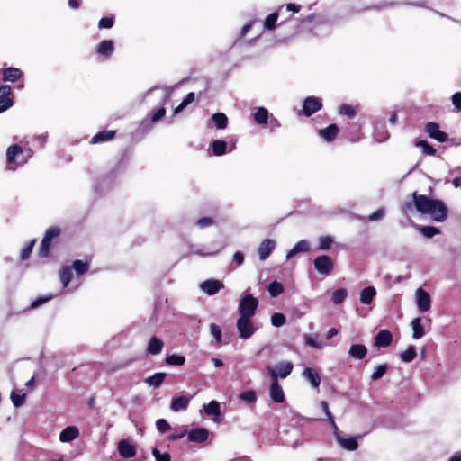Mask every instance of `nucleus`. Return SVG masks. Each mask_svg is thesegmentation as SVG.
<instances>
[{
    "label": "nucleus",
    "instance_id": "obj_17",
    "mask_svg": "<svg viewBox=\"0 0 461 461\" xmlns=\"http://www.w3.org/2000/svg\"><path fill=\"white\" fill-rule=\"evenodd\" d=\"M118 451L122 457L131 458L136 455V449L133 445L126 440H121L118 443Z\"/></svg>",
    "mask_w": 461,
    "mask_h": 461
},
{
    "label": "nucleus",
    "instance_id": "obj_6",
    "mask_svg": "<svg viewBox=\"0 0 461 461\" xmlns=\"http://www.w3.org/2000/svg\"><path fill=\"white\" fill-rule=\"evenodd\" d=\"M236 328L240 338L243 339H249L256 331L251 318L249 317L239 316L236 322Z\"/></svg>",
    "mask_w": 461,
    "mask_h": 461
},
{
    "label": "nucleus",
    "instance_id": "obj_23",
    "mask_svg": "<svg viewBox=\"0 0 461 461\" xmlns=\"http://www.w3.org/2000/svg\"><path fill=\"white\" fill-rule=\"evenodd\" d=\"M284 5H280L276 12H273L269 15H267L264 22V28L266 30L271 31L276 27V22L278 20L279 14L283 10Z\"/></svg>",
    "mask_w": 461,
    "mask_h": 461
},
{
    "label": "nucleus",
    "instance_id": "obj_48",
    "mask_svg": "<svg viewBox=\"0 0 461 461\" xmlns=\"http://www.w3.org/2000/svg\"><path fill=\"white\" fill-rule=\"evenodd\" d=\"M166 363L173 366H182L185 364V358L179 355H171L166 357Z\"/></svg>",
    "mask_w": 461,
    "mask_h": 461
},
{
    "label": "nucleus",
    "instance_id": "obj_42",
    "mask_svg": "<svg viewBox=\"0 0 461 461\" xmlns=\"http://www.w3.org/2000/svg\"><path fill=\"white\" fill-rule=\"evenodd\" d=\"M339 113L341 115H345L348 118H354L357 114V111L355 107L350 104H343L339 108Z\"/></svg>",
    "mask_w": 461,
    "mask_h": 461
},
{
    "label": "nucleus",
    "instance_id": "obj_33",
    "mask_svg": "<svg viewBox=\"0 0 461 461\" xmlns=\"http://www.w3.org/2000/svg\"><path fill=\"white\" fill-rule=\"evenodd\" d=\"M411 327L413 330L412 337L416 339H420L424 336V328L421 325V319L420 318H415L411 321Z\"/></svg>",
    "mask_w": 461,
    "mask_h": 461
},
{
    "label": "nucleus",
    "instance_id": "obj_15",
    "mask_svg": "<svg viewBox=\"0 0 461 461\" xmlns=\"http://www.w3.org/2000/svg\"><path fill=\"white\" fill-rule=\"evenodd\" d=\"M339 132V129L338 125L335 123H331L328 125L326 128L319 130L318 134L327 142H331L337 138Z\"/></svg>",
    "mask_w": 461,
    "mask_h": 461
},
{
    "label": "nucleus",
    "instance_id": "obj_21",
    "mask_svg": "<svg viewBox=\"0 0 461 461\" xmlns=\"http://www.w3.org/2000/svg\"><path fill=\"white\" fill-rule=\"evenodd\" d=\"M116 135V131H113V130H109V131H106V130H104L102 131H99L98 133H96L91 140V143L92 144H97V143H101V142H105V141H109V140H112Z\"/></svg>",
    "mask_w": 461,
    "mask_h": 461
},
{
    "label": "nucleus",
    "instance_id": "obj_13",
    "mask_svg": "<svg viewBox=\"0 0 461 461\" xmlns=\"http://www.w3.org/2000/svg\"><path fill=\"white\" fill-rule=\"evenodd\" d=\"M96 53L103 58H110L114 51V44L112 40H104L96 45Z\"/></svg>",
    "mask_w": 461,
    "mask_h": 461
},
{
    "label": "nucleus",
    "instance_id": "obj_20",
    "mask_svg": "<svg viewBox=\"0 0 461 461\" xmlns=\"http://www.w3.org/2000/svg\"><path fill=\"white\" fill-rule=\"evenodd\" d=\"M164 347V342L162 339L157 338L156 336H153L149 339L148 347H147V353L149 355H158L162 351V348Z\"/></svg>",
    "mask_w": 461,
    "mask_h": 461
},
{
    "label": "nucleus",
    "instance_id": "obj_32",
    "mask_svg": "<svg viewBox=\"0 0 461 461\" xmlns=\"http://www.w3.org/2000/svg\"><path fill=\"white\" fill-rule=\"evenodd\" d=\"M212 120L215 127L219 130L225 129L228 125V117L223 113H216L212 114Z\"/></svg>",
    "mask_w": 461,
    "mask_h": 461
},
{
    "label": "nucleus",
    "instance_id": "obj_60",
    "mask_svg": "<svg viewBox=\"0 0 461 461\" xmlns=\"http://www.w3.org/2000/svg\"><path fill=\"white\" fill-rule=\"evenodd\" d=\"M166 114V109L164 107L158 108L151 116V122H157L161 120Z\"/></svg>",
    "mask_w": 461,
    "mask_h": 461
},
{
    "label": "nucleus",
    "instance_id": "obj_41",
    "mask_svg": "<svg viewBox=\"0 0 461 461\" xmlns=\"http://www.w3.org/2000/svg\"><path fill=\"white\" fill-rule=\"evenodd\" d=\"M73 268L78 275H83L88 271L89 264L87 261H82L80 259H76L73 262Z\"/></svg>",
    "mask_w": 461,
    "mask_h": 461
},
{
    "label": "nucleus",
    "instance_id": "obj_18",
    "mask_svg": "<svg viewBox=\"0 0 461 461\" xmlns=\"http://www.w3.org/2000/svg\"><path fill=\"white\" fill-rule=\"evenodd\" d=\"M303 375L312 384V387H319L321 384V376L314 368L306 367L303 372Z\"/></svg>",
    "mask_w": 461,
    "mask_h": 461
},
{
    "label": "nucleus",
    "instance_id": "obj_27",
    "mask_svg": "<svg viewBox=\"0 0 461 461\" xmlns=\"http://www.w3.org/2000/svg\"><path fill=\"white\" fill-rule=\"evenodd\" d=\"M310 250V244L307 240H302L298 241L294 248L287 253L286 258H291L295 254L300 252H307Z\"/></svg>",
    "mask_w": 461,
    "mask_h": 461
},
{
    "label": "nucleus",
    "instance_id": "obj_49",
    "mask_svg": "<svg viewBox=\"0 0 461 461\" xmlns=\"http://www.w3.org/2000/svg\"><path fill=\"white\" fill-rule=\"evenodd\" d=\"M114 24V17L113 16H105L102 17L98 22V28L102 29H110Z\"/></svg>",
    "mask_w": 461,
    "mask_h": 461
},
{
    "label": "nucleus",
    "instance_id": "obj_14",
    "mask_svg": "<svg viewBox=\"0 0 461 461\" xmlns=\"http://www.w3.org/2000/svg\"><path fill=\"white\" fill-rule=\"evenodd\" d=\"M223 283L217 279H208L201 285L202 290L208 295L217 294L221 288H223Z\"/></svg>",
    "mask_w": 461,
    "mask_h": 461
},
{
    "label": "nucleus",
    "instance_id": "obj_16",
    "mask_svg": "<svg viewBox=\"0 0 461 461\" xmlns=\"http://www.w3.org/2000/svg\"><path fill=\"white\" fill-rule=\"evenodd\" d=\"M276 242L273 240L266 239L264 240L258 249V257L261 260L267 259L273 249H275Z\"/></svg>",
    "mask_w": 461,
    "mask_h": 461
},
{
    "label": "nucleus",
    "instance_id": "obj_4",
    "mask_svg": "<svg viewBox=\"0 0 461 461\" xmlns=\"http://www.w3.org/2000/svg\"><path fill=\"white\" fill-rule=\"evenodd\" d=\"M313 266L315 270L323 276H329L334 269V261L327 255H321L313 259Z\"/></svg>",
    "mask_w": 461,
    "mask_h": 461
},
{
    "label": "nucleus",
    "instance_id": "obj_56",
    "mask_svg": "<svg viewBox=\"0 0 461 461\" xmlns=\"http://www.w3.org/2000/svg\"><path fill=\"white\" fill-rule=\"evenodd\" d=\"M52 298V295L40 296L31 303V309H36Z\"/></svg>",
    "mask_w": 461,
    "mask_h": 461
},
{
    "label": "nucleus",
    "instance_id": "obj_63",
    "mask_svg": "<svg viewBox=\"0 0 461 461\" xmlns=\"http://www.w3.org/2000/svg\"><path fill=\"white\" fill-rule=\"evenodd\" d=\"M232 259L237 266H241L244 263V255L240 251H236Z\"/></svg>",
    "mask_w": 461,
    "mask_h": 461
},
{
    "label": "nucleus",
    "instance_id": "obj_44",
    "mask_svg": "<svg viewBox=\"0 0 461 461\" xmlns=\"http://www.w3.org/2000/svg\"><path fill=\"white\" fill-rule=\"evenodd\" d=\"M347 295L348 293L345 288L337 289L332 294V301L335 304H340L342 302H344Z\"/></svg>",
    "mask_w": 461,
    "mask_h": 461
},
{
    "label": "nucleus",
    "instance_id": "obj_1",
    "mask_svg": "<svg viewBox=\"0 0 461 461\" xmlns=\"http://www.w3.org/2000/svg\"><path fill=\"white\" fill-rule=\"evenodd\" d=\"M412 201L406 202L403 211L411 212L414 209L421 214H429L432 220L438 222L444 221L448 215L446 204L438 199H432L424 194H411Z\"/></svg>",
    "mask_w": 461,
    "mask_h": 461
},
{
    "label": "nucleus",
    "instance_id": "obj_30",
    "mask_svg": "<svg viewBox=\"0 0 461 461\" xmlns=\"http://www.w3.org/2000/svg\"><path fill=\"white\" fill-rule=\"evenodd\" d=\"M337 440L339 444L347 450H355L357 448V441L356 438H345L340 436H337Z\"/></svg>",
    "mask_w": 461,
    "mask_h": 461
},
{
    "label": "nucleus",
    "instance_id": "obj_50",
    "mask_svg": "<svg viewBox=\"0 0 461 461\" xmlns=\"http://www.w3.org/2000/svg\"><path fill=\"white\" fill-rule=\"evenodd\" d=\"M387 369L388 366L386 364L377 366L375 372L371 375V379L373 381H376L382 378L383 375L386 373Z\"/></svg>",
    "mask_w": 461,
    "mask_h": 461
},
{
    "label": "nucleus",
    "instance_id": "obj_9",
    "mask_svg": "<svg viewBox=\"0 0 461 461\" xmlns=\"http://www.w3.org/2000/svg\"><path fill=\"white\" fill-rule=\"evenodd\" d=\"M14 104L11 87L7 85L0 86V113L9 109Z\"/></svg>",
    "mask_w": 461,
    "mask_h": 461
},
{
    "label": "nucleus",
    "instance_id": "obj_58",
    "mask_svg": "<svg viewBox=\"0 0 461 461\" xmlns=\"http://www.w3.org/2000/svg\"><path fill=\"white\" fill-rule=\"evenodd\" d=\"M152 454L156 461H170V456L167 453L161 454L158 449L154 448Z\"/></svg>",
    "mask_w": 461,
    "mask_h": 461
},
{
    "label": "nucleus",
    "instance_id": "obj_12",
    "mask_svg": "<svg viewBox=\"0 0 461 461\" xmlns=\"http://www.w3.org/2000/svg\"><path fill=\"white\" fill-rule=\"evenodd\" d=\"M393 342V335L388 330H381L375 337L374 344L378 348L389 347Z\"/></svg>",
    "mask_w": 461,
    "mask_h": 461
},
{
    "label": "nucleus",
    "instance_id": "obj_38",
    "mask_svg": "<svg viewBox=\"0 0 461 461\" xmlns=\"http://www.w3.org/2000/svg\"><path fill=\"white\" fill-rule=\"evenodd\" d=\"M35 243L36 239H32L30 241H28L24 248L22 249L20 258L23 261L27 260L30 258Z\"/></svg>",
    "mask_w": 461,
    "mask_h": 461
},
{
    "label": "nucleus",
    "instance_id": "obj_43",
    "mask_svg": "<svg viewBox=\"0 0 461 461\" xmlns=\"http://www.w3.org/2000/svg\"><path fill=\"white\" fill-rule=\"evenodd\" d=\"M420 232L428 239H430L434 237L435 235H438L440 233V230L438 228L434 226H422L420 228Z\"/></svg>",
    "mask_w": 461,
    "mask_h": 461
},
{
    "label": "nucleus",
    "instance_id": "obj_53",
    "mask_svg": "<svg viewBox=\"0 0 461 461\" xmlns=\"http://www.w3.org/2000/svg\"><path fill=\"white\" fill-rule=\"evenodd\" d=\"M196 393H194L193 394L187 393V394L177 396V397L172 399L171 403H189V402L194 398V396Z\"/></svg>",
    "mask_w": 461,
    "mask_h": 461
},
{
    "label": "nucleus",
    "instance_id": "obj_39",
    "mask_svg": "<svg viewBox=\"0 0 461 461\" xmlns=\"http://www.w3.org/2000/svg\"><path fill=\"white\" fill-rule=\"evenodd\" d=\"M195 95L194 92L188 93L183 101L175 108L174 113H180L185 107L194 101Z\"/></svg>",
    "mask_w": 461,
    "mask_h": 461
},
{
    "label": "nucleus",
    "instance_id": "obj_62",
    "mask_svg": "<svg viewBox=\"0 0 461 461\" xmlns=\"http://www.w3.org/2000/svg\"><path fill=\"white\" fill-rule=\"evenodd\" d=\"M452 104L458 110L461 111V92H456L452 95Z\"/></svg>",
    "mask_w": 461,
    "mask_h": 461
},
{
    "label": "nucleus",
    "instance_id": "obj_2",
    "mask_svg": "<svg viewBox=\"0 0 461 461\" xmlns=\"http://www.w3.org/2000/svg\"><path fill=\"white\" fill-rule=\"evenodd\" d=\"M61 233V230L58 226L49 228L41 242L38 249V256L41 258H46L50 256V246L54 239L58 238Z\"/></svg>",
    "mask_w": 461,
    "mask_h": 461
},
{
    "label": "nucleus",
    "instance_id": "obj_34",
    "mask_svg": "<svg viewBox=\"0 0 461 461\" xmlns=\"http://www.w3.org/2000/svg\"><path fill=\"white\" fill-rule=\"evenodd\" d=\"M72 269L70 267H63L59 271V279L64 287H67L72 279Z\"/></svg>",
    "mask_w": 461,
    "mask_h": 461
},
{
    "label": "nucleus",
    "instance_id": "obj_47",
    "mask_svg": "<svg viewBox=\"0 0 461 461\" xmlns=\"http://www.w3.org/2000/svg\"><path fill=\"white\" fill-rule=\"evenodd\" d=\"M238 399L252 403L256 401V392L254 390L245 391L238 395Z\"/></svg>",
    "mask_w": 461,
    "mask_h": 461
},
{
    "label": "nucleus",
    "instance_id": "obj_29",
    "mask_svg": "<svg viewBox=\"0 0 461 461\" xmlns=\"http://www.w3.org/2000/svg\"><path fill=\"white\" fill-rule=\"evenodd\" d=\"M203 411H204L208 416L212 417L214 421L221 420L220 405H203V410H200L201 413Z\"/></svg>",
    "mask_w": 461,
    "mask_h": 461
},
{
    "label": "nucleus",
    "instance_id": "obj_57",
    "mask_svg": "<svg viewBox=\"0 0 461 461\" xmlns=\"http://www.w3.org/2000/svg\"><path fill=\"white\" fill-rule=\"evenodd\" d=\"M384 213H385L384 210L383 208H379L378 210H376L375 212H374L373 213H371L368 216V221H375L382 220L384 216Z\"/></svg>",
    "mask_w": 461,
    "mask_h": 461
},
{
    "label": "nucleus",
    "instance_id": "obj_5",
    "mask_svg": "<svg viewBox=\"0 0 461 461\" xmlns=\"http://www.w3.org/2000/svg\"><path fill=\"white\" fill-rule=\"evenodd\" d=\"M268 373L271 376V385H270V398L276 403H280L284 402L285 395L281 385L277 382V373L275 369L268 367Z\"/></svg>",
    "mask_w": 461,
    "mask_h": 461
},
{
    "label": "nucleus",
    "instance_id": "obj_10",
    "mask_svg": "<svg viewBox=\"0 0 461 461\" xmlns=\"http://www.w3.org/2000/svg\"><path fill=\"white\" fill-rule=\"evenodd\" d=\"M3 81L15 83L23 77V72L14 67L3 68L1 69Z\"/></svg>",
    "mask_w": 461,
    "mask_h": 461
},
{
    "label": "nucleus",
    "instance_id": "obj_31",
    "mask_svg": "<svg viewBox=\"0 0 461 461\" xmlns=\"http://www.w3.org/2000/svg\"><path fill=\"white\" fill-rule=\"evenodd\" d=\"M253 116H254V121L258 124H267L268 118H269V113L267 108L259 107L257 109V111Z\"/></svg>",
    "mask_w": 461,
    "mask_h": 461
},
{
    "label": "nucleus",
    "instance_id": "obj_25",
    "mask_svg": "<svg viewBox=\"0 0 461 461\" xmlns=\"http://www.w3.org/2000/svg\"><path fill=\"white\" fill-rule=\"evenodd\" d=\"M376 294V290L374 286L365 287L360 292V302L364 304H370Z\"/></svg>",
    "mask_w": 461,
    "mask_h": 461
},
{
    "label": "nucleus",
    "instance_id": "obj_52",
    "mask_svg": "<svg viewBox=\"0 0 461 461\" xmlns=\"http://www.w3.org/2000/svg\"><path fill=\"white\" fill-rule=\"evenodd\" d=\"M12 403H23L26 398V393L17 391H13L10 395Z\"/></svg>",
    "mask_w": 461,
    "mask_h": 461
},
{
    "label": "nucleus",
    "instance_id": "obj_61",
    "mask_svg": "<svg viewBox=\"0 0 461 461\" xmlns=\"http://www.w3.org/2000/svg\"><path fill=\"white\" fill-rule=\"evenodd\" d=\"M305 343L308 346H311V347H312L314 348H322V344L318 342L316 340V339L312 337V336H306L305 337Z\"/></svg>",
    "mask_w": 461,
    "mask_h": 461
},
{
    "label": "nucleus",
    "instance_id": "obj_64",
    "mask_svg": "<svg viewBox=\"0 0 461 461\" xmlns=\"http://www.w3.org/2000/svg\"><path fill=\"white\" fill-rule=\"evenodd\" d=\"M285 6L287 11H291L293 13H298L301 10V5L294 3H288Z\"/></svg>",
    "mask_w": 461,
    "mask_h": 461
},
{
    "label": "nucleus",
    "instance_id": "obj_45",
    "mask_svg": "<svg viewBox=\"0 0 461 461\" xmlns=\"http://www.w3.org/2000/svg\"><path fill=\"white\" fill-rule=\"evenodd\" d=\"M333 238L331 236H321L319 239V249L321 250H328L330 249L333 243Z\"/></svg>",
    "mask_w": 461,
    "mask_h": 461
},
{
    "label": "nucleus",
    "instance_id": "obj_51",
    "mask_svg": "<svg viewBox=\"0 0 461 461\" xmlns=\"http://www.w3.org/2000/svg\"><path fill=\"white\" fill-rule=\"evenodd\" d=\"M285 316L283 313L276 312L271 316V323L275 327H281L285 323Z\"/></svg>",
    "mask_w": 461,
    "mask_h": 461
},
{
    "label": "nucleus",
    "instance_id": "obj_55",
    "mask_svg": "<svg viewBox=\"0 0 461 461\" xmlns=\"http://www.w3.org/2000/svg\"><path fill=\"white\" fill-rule=\"evenodd\" d=\"M214 224V220L211 217H202L196 221L199 228H207Z\"/></svg>",
    "mask_w": 461,
    "mask_h": 461
},
{
    "label": "nucleus",
    "instance_id": "obj_40",
    "mask_svg": "<svg viewBox=\"0 0 461 461\" xmlns=\"http://www.w3.org/2000/svg\"><path fill=\"white\" fill-rule=\"evenodd\" d=\"M416 348L414 346H410L405 351L402 352L400 357L403 362L410 363L416 357Z\"/></svg>",
    "mask_w": 461,
    "mask_h": 461
},
{
    "label": "nucleus",
    "instance_id": "obj_28",
    "mask_svg": "<svg viewBox=\"0 0 461 461\" xmlns=\"http://www.w3.org/2000/svg\"><path fill=\"white\" fill-rule=\"evenodd\" d=\"M23 148L18 144L8 147L6 150V161L11 165L15 162L16 156L23 153Z\"/></svg>",
    "mask_w": 461,
    "mask_h": 461
},
{
    "label": "nucleus",
    "instance_id": "obj_11",
    "mask_svg": "<svg viewBox=\"0 0 461 461\" xmlns=\"http://www.w3.org/2000/svg\"><path fill=\"white\" fill-rule=\"evenodd\" d=\"M417 305L420 312H424L430 309L431 300L430 295L422 288H418L416 291Z\"/></svg>",
    "mask_w": 461,
    "mask_h": 461
},
{
    "label": "nucleus",
    "instance_id": "obj_3",
    "mask_svg": "<svg viewBox=\"0 0 461 461\" xmlns=\"http://www.w3.org/2000/svg\"><path fill=\"white\" fill-rule=\"evenodd\" d=\"M258 299L250 294H245L240 301L238 306L239 316L252 318L255 316L258 307Z\"/></svg>",
    "mask_w": 461,
    "mask_h": 461
},
{
    "label": "nucleus",
    "instance_id": "obj_36",
    "mask_svg": "<svg viewBox=\"0 0 461 461\" xmlns=\"http://www.w3.org/2000/svg\"><path fill=\"white\" fill-rule=\"evenodd\" d=\"M165 373H156L146 379L147 384L151 386L158 387L166 378Z\"/></svg>",
    "mask_w": 461,
    "mask_h": 461
},
{
    "label": "nucleus",
    "instance_id": "obj_22",
    "mask_svg": "<svg viewBox=\"0 0 461 461\" xmlns=\"http://www.w3.org/2000/svg\"><path fill=\"white\" fill-rule=\"evenodd\" d=\"M366 354L367 348L363 344H353L348 350L349 357L357 360L363 359Z\"/></svg>",
    "mask_w": 461,
    "mask_h": 461
},
{
    "label": "nucleus",
    "instance_id": "obj_24",
    "mask_svg": "<svg viewBox=\"0 0 461 461\" xmlns=\"http://www.w3.org/2000/svg\"><path fill=\"white\" fill-rule=\"evenodd\" d=\"M79 436V431L76 427H67L59 434L61 442H70Z\"/></svg>",
    "mask_w": 461,
    "mask_h": 461
},
{
    "label": "nucleus",
    "instance_id": "obj_37",
    "mask_svg": "<svg viewBox=\"0 0 461 461\" xmlns=\"http://www.w3.org/2000/svg\"><path fill=\"white\" fill-rule=\"evenodd\" d=\"M267 291L272 297H276L284 291V286L280 282L272 281L267 287Z\"/></svg>",
    "mask_w": 461,
    "mask_h": 461
},
{
    "label": "nucleus",
    "instance_id": "obj_59",
    "mask_svg": "<svg viewBox=\"0 0 461 461\" xmlns=\"http://www.w3.org/2000/svg\"><path fill=\"white\" fill-rule=\"evenodd\" d=\"M156 426L158 431L164 433L169 429L170 426L168 422L164 419H159L156 422Z\"/></svg>",
    "mask_w": 461,
    "mask_h": 461
},
{
    "label": "nucleus",
    "instance_id": "obj_19",
    "mask_svg": "<svg viewBox=\"0 0 461 461\" xmlns=\"http://www.w3.org/2000/svg\"><path fill=\"white\" fill-rule=\"evenodd\" d=\"M188 439L191 442L201 443L207 439L208 438V430L203 428H198L191 430L188 435Z\"/></svg>",
    "mask_w": 461,
    "mask_h": 461
},
{
    "label": "nucleus",
    "instance_id": "obj_46",
    "mask_svg": "<svg viewBox=\"0 0 461 461\" xmlns=\"http://www.w3.org/2000/svg\"><path fill=\"white\" fill-rule=\"evenodd\" d=\"M416 146L420 147L422 151L426 155L434 156L437 152L436 149L429 144L426 140H419L416 142Z\"/></svg>",
    "mask_w": 461,
    "mask_h": 461
},
{
    "label": "nucleus",
    "instance_id": "obj_35",
    "mask_svg": "<svg viewBox=\"0 0 461 461\" xmlns=\"http://www.w3.org/2000/svg\"><path fill=\"white\" fill-rule=\"evenodd\" d=\"M227 143L224 140H217L212 143V153L215 156H222L226 153Z\"/></svg>",
    "mask_w": 461,
    "mask_h": 461
},
{
    "label": "nucleus",
    "instance_id": "obj_54",
    "mask_svg": "<svg viewBox=\"0 0 461 461\" xmlns=\"http://www.w3.org/2000/svg\"><path fill=\"white\" fill-rule=\"evenodd\" d=\"M211 334L214 337L217 342H221V329L219 325L215 323H212L210 325Z\"/></svg>",
    "mask_w": 461,
    "mask_h": 461
},
{
    "label": "nucleus",
    "instance_id": "obj_26",
    "mask_svg": "<svg viewBox=\"0 0 461 461\" xmlns=\"http://www.w3.org/2000/svg\"><path fill=\"white\" fill-rule=\"evenodd\" d=\"M294 366L291 362H280L274 368L277 373V377L285 378L293 371Z\"/></svg>",
    "mask_w": 461,
    "mask_h": 461
},
{
    "label": "nucleus",
    "instance_id": "obj_8",
    "mask_svg": "<svg viewBox=\"0 0 461 461\" xmlns=\"http://www.w3.org/2000/svg\"><path fill=\"white\" fill-rule=\"evenodd\" d=\"M425 131L429 138L436 140L438 142H446L447 140V134L439 129L437 122H429L425 125Z\"/></svg>",
    "mask_w": 461,
    "mask_h": 461
},
{
    "label": "nucleus",
    "instance_id": "obj_7",
    "mask_svg": "<svg viewBox=\"0 0 461 461\" xmlns=\"http://www.w3.org/2000/svg\"><path fill=\"white\" fill-rule=\"evenodd\" d=\"M322 108V103L320 98L315 96H308L304 99L301 113L306 117H310Z\"/></svg>",
    "mask_w": 461,
    "mask_h": 461
}]
</instances>
